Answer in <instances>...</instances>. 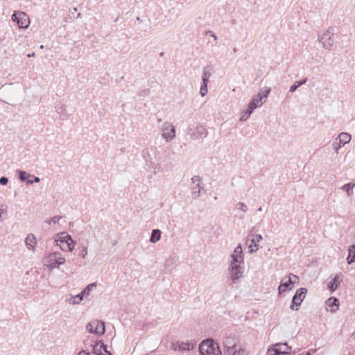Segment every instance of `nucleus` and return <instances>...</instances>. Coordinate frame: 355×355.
<instances>
[{
  "instance_id": "nucleus-1",
  "label": "nucleus",
  "mask_w": 355,
  "mask_h": 355,
  "mask_svg": "<svg viewBox=\"0 0 355 355\" xmlns=\"http://www.w3.org/2000/svg\"><path fill=\"white\" fill-rule=\"evenodd\" d=\"M142 155L146 169L156 174L161 166L160 152L156 147H150L144 150Z\"/></svg>"
},
{
  "instance_id": "nucleus-2",
  "label": "nucleus",
  "mask_w": 355,
  "mask_h": 355,
  "mask_svg": "<svg viewBox=\"0 0 355 355\" xmlns=\"http://www.w3.org/2000/svg\"><path fill=\"white\" fill-rule=\"evenodd\" d=\"M96 283H92L88 284L79 294L76 295H69L67 297L66 301L72 305L80 304L83 301V298L87 297L90 295V292L96 288Z\"/></svg>"
},
{
  "instance_id": "nucleus-3",
  "label": "nucleus",
  "mask_w": 355,
  "mask_h": 355,
  "mask_svg": "<svg viewBox=\"0 0 355 355\" xmlns=\"http://www.w3.org/2000/svg\"><path fill=\"white\" fill-rule=\"evenodd\" d=\"M199 355H221V352L213 340L206 339L199 346Z\"/></svg>"
},
{
  "instance_id": "nucleus-4",
  "label": "nucleus",
  "mask_w": 355,
  "mask_h": 355,
  "mask_svg": "<svg viewBox=\"0 0 355 355\" xmlns=\"http://www.w3.org/2000/svg\"><path fill=\"white\" fill-rule=\"evenodd\" d=\"M64 262L65 259L61 256L60 252H52L46 255L43 259L44 265L50 270L64 264Z\"/></svg>"
},
{
  "instance_id": "nucleus-5",
  "label": "nucleus",
  "mask_w": 355,
  "mask_h": 355,
  "mask_svg": "<svg viewBox=\"0 0 355 355\" xmlns=\"http://www.w3.org/2000/svg\"><path fill=\"white\" fill-rule=\"evenodd\" d=\"M159 130L162 137L167 142L171 141L175 138V128L171 122H164L160 126Z\"/></svg>"
},
{
  "instance_id": "nucleus-6",
  "label": "nucleus",
  "mask_w": 355,
  "mask_h": 355,
  "mask_svg": "<svg viewBox=\"0 0 355 355\" xmlns=\"http://www.w3.org/2000/svg\"><path fill=\"white\" fill-rule=\"evenodd\" d=\"M244 263H230L229 272L230 278L234 284H236L238 280L243 277L244 272Z\"/></svg>"
},
{
  "instance_id": "nucleus-7",
  "label": "nucleus",
  "mask_w": 355,
  "mask_h": 355,
  "mask_svg": "<svg viewBox=\"0 0 355 355\" xmlns=\"http://www.w3.org/2000/svg\"><path fill=\"white\" fill-rule=\"evenodd\" d=\"M334 28L329 27V28L321 35L318 36V41L322 44V46L326 49H330L334 44L333 38Z\"/></svg>"
},
{
  "instance_id": "nucleus-8",
  "label": "nucleus",
  "mask_w": 355,
  "mask_h": 355,
  "mask_svg": "<svg viewBox=\"0 0 355 355\" xmlns=\"http://www.w3.org/2000/svg\"><path fill=\"white\" fill-rule=\"evenodd\" d=\"M12 19L17 24L19 28H27L30 25L29 17L24 12H15L12 15Z\"/></svg>"
},
{
  "instance_id": "nucleus-9",
  "label": "nucleus",
  "mask_w": 355,
  "mask_h": 355,
  "mask_svg": "<svg viewBox=\"0 0 355 355\" xmlns=\"http://www.w3.org/2000/svg\"><path fill=\"white\" fill-rule=\"evenodd\" d=\"M87 330L91 334H96L97 335H103L105 331L104 322L98 320H95L90 322L86 327Z\"/></svg>"
},
{
  "instance_id": "nucleus-10",
  "label": "nucleus",
  "mask_w": 355,
  "mask_h": 355,
  "mask_svg": "<svg viewBox=\"0 0 355 355\" xmlns=\"http://www.w3.org/2000/svg\"><path fill=\"white\" fill-rule=\"evenodd\" d=\"M189 134L192 139L205 138L207 135V129L205 126L198 124L195 127L189 128Z\"/></svg>"
},
{
  "instance_id": "nucleus-11",
  "label": "nucleus",
  "mask_w": 355,
  "mask_h": 355,
  "mask_svg": "<svg viewBox=\"0 0 355 355\" xmlns=\"http://www.w3.org/2000/svg\"><path fill=\"white\" fill-rule=\"evenodd\" d=\"M306 291L307 290L305 288H300L296 291L292 299V305L291 306L292 310H298L299 306L305 297Z\"/></svg>"
},
{
  "instance_id": "nucleus-12",
  "label": "nucleus",
  "mask_w": 355,
  "mask_h": 355,
  "mask_svg": "<svg viewBox=\"0 0 355 355\" xmlns=\"http://www.w3.org/2000/svg\"><path fill=\"white\" fill-rule=\"evenodd\" d=\"M237 339L233 336H227L223 340V347L225 354H230L232 350L236 349L237 345Z\"/></svg>"
},
{
  "instance_id": "nucleus-13",
  "label": "nucleus",
  "mask_w": 355,
  "mask_h": 355,
  "mask_svg": "<svg viewBox=\"0 0 355 355\" xmlns=\"http://www.w3.org/2000/svg\"><path fill=\"white\" fill-rule=\"evenodd\" d=\"M200 178L198 175L193 176L191 178L193 185L191 187V196L193 199H197L201 196V189L202 187L200 184Z\"/></svg>"
},
{
  "instance_id": "nucleus-14",
  "label": "nucleus",
  "mask_w": 355,
  "mask_h": 355,
  "mask_svg": "<svg viewBox=\"0 0 355 355\" xmlns=\"http://www.w3.org/2000/svg\"><path fill=\"white\" fill-rule=\"evenodd\" d=\"M263 97L260 96V94H257L253 97L252 101L248 104V107L246 110L247 117L252 114V112L259 106L263 104Z\"/></svg>"
},
{
  "instance_id": "nucleus-15",
  "label": "nucleus",
  "mask_w": 355,
  "mask_h": 355,
  "mask_svg": "<svg viewBox=\"0 0 355 355\" xmlns=\"http://www.w3.org/2000/svg\"><path fill=\"white\" fill-rule=\"evenodd\" d=\"M195 343L192 342L178 341L173 343L172 348L178 351H190L194 348Z\"/></svg>"
},
{
  "instance_id": "nucleus-16",
  "label": "nucleus",
  "mask_w": 355,
  "mask_h": 355,
  "mask_svg": "<svg viewBox=\"0 0 355 355\" xmlns=\"http://www.w3.org/2000/svg\"><path fill=\"white\" fill-rule=\"evenodd\" d=\"M274 352H278L279 355L290 354L291 347L287 343H276L272 347Z\"/></svg>"
},
{
  "instance_id": "nucleus-17",
  "label": "nucleus",
  "mask_w": 355,
  "mask_h": 355,
  "mask_svg": "<svg viewBox=\"0 0 355 355\" xmlns=\"http://www.w3.org/2000/svg\"><path fill=\"white\" fill-rule=\"evenodd\" d=\"M107 347L102 341L96 342L93 347L94 352L97 355H112Z\"/></svg>"
},
{
  "instance_id": "nucleus-18",
  "label": "nucleus",
  "mask_w": 355,
  "mask_h": 355,
  "mask_svg": "<svg viewBox=\"0 0 355 355\" xmlns=\"http://www.w3.org/2000/svg\"><path fill=\"white\" fill-rule=\"evenodd\" d=\"M60 242L63 243V245L61 246L62 250L67 248L69 251L71 252L75 247V243L71 236L65 235L63 237L60 238Z\"/></svg>"
},
{
  "instance_id": "nucleus-19",
  "label": "nucleus",
  "mask_w": 355,
  "mask_h": 355,
  "mask_svg": "<svg viewBox=\"0 0 355 355\" xmlns=\"http://www.w3.org/2000/svg\"><path fill=\"white\" fill-rule=\"evenodd\" d=\"M263 237L261 234H255L251 240V244L249 245V252L254 253L259 250V243L261 242Z\"/></svg>"
},
{
  "instance_id": "nucleus-20",
  "label": "nucleus",
  "mask_w": 355,
  "mask_h": 355,
  "mask_svg": "<svg viewBox=\"0 0 355 355\" xmlns=\"http://www.w3.org/2000/svg\"><path fill=\"white\" fill-rule=\"evenodd\" d=\"M326 304L330 308L329 311L334 313L338 309L339 300L336 297H330L326 301Z\"/></svg>"
},
{
  "instance_id": "nucleus-21",
  "label": "nucleus",
  "mask_w": 355,
  "mask_h": 355,
  "mask_svg": "<svg viewBox=\"0 0 355 355\" xmlns=\"http://www.w3.org/2000/svg\"><path fill=\"white\" fill-rule=\"evenodd\" d=\"M25 243L30 250L34 251L37 243L35 236L33 234H28L25 239Z\"/></svg>"
},
{
  "instance_id": "nucleus-22",
  "label": "nucleus",
  "mask_w": 355,
  "mask_h": 355,
  "mask_svg": "<svg viewBox=\"0 0 355 355\" xmlns=\"http://www.w3.org/2000/svg\"><path fill=\"white\" fill-rule=\"evenodd\" d=\"M342 279V274H337L335 275V277L332 279V280L329 284V288L331 291H334L339 286L340 282Z\"/></svg>"
},
{
  "instance_id": "nucleus-23",
  "label": "nucleus",
  "mask_w": 355,
  "mask_h": 355,
  "mask_svg": "<svg viewBox=\"0 0 355 355\" xmlns=\"http://www.w3.org/2000/svg\"><path fill=\"white\" fill-rule=\"evenodd\" d=\"M351 135L347 132H341L337 137L338 140H339L340 143H342L343 145L348 144L351 141Z\"/></svg>"
},
{
  "instance_id": "nucleus-24",
  "label": "nucleus",
  "mask_w": 355,
  "mask_h": 355,
  "mask_svg": "<svg viewBox=\"0 0 355 355\" xmlns=\"http://www.w3.org/2000/svg\"><path fill=\"white\" fill-rule=\"evenodd\" d=\"M160 238H161V231L158 229L153 230L151 233L150 241L153 243H155L160 240Z\"/></svg>"
},
{
  "instance_id": "nucleus-25",
  "label": "nucleus",
  "mask_w": 355,
  "mask_h": 355,
  "mask_svg": "<svg viewBox=\"0 0 355 355\" xmlns=\"http://www.w3.org/2000/svg\"><path fill=\"white\" fill-rule=\"evenodd\" d=\"M290 284H292L291 279H288L287 281L284 282L283 280L281 282L280 285L278 288L279 294H282L286 291V288H288Z\"/></svg>"
},
{
  "instance_id": "nucleus-26",
  "label": "nucleus",
  "mask_w": 355,
  "mask_h": 355,
  "mask_svg": "<svg viewBox=\"0 0 355 355\" xmlns=\"http://www.w3.org/2000/svg\"><path fill=\"white\" fill-rule=\"evenodd\" d=\"M347 260L349 264L355 261V245H352L349 248V254Z\"/></svg>"
},
{
  "instance_id": "nucleus-27",
  "label": "nucleus",
  "mask_w": 355,
  "mask_h": 355,
  "mask_svg": "<svg viewBox=\"0 0 355 355\" xmlns=\"http://www.w3.org/2000/svg\"><path fill=\"white\" fill-rule=\"evenodd\" d=\"M213 68L211 66H205L202 69V78H209L212 74Z\"/></svg>"
},
{
  "instance_id": "nucleus-28",
  "label": "nucleus",
  "mask_w": 355,
  "mask_h": 355,
  "mask_svg": "<svg viewBox=\"0 0 355 355\" xmlns=\"http://www.w3.org/2000/svg\"><path fill=\"white\" fill-rule=\"evenodd\" d=\"M306 78H304L302 80L295 82L293 85L291 86L289 91L291 92H295L299 87L302 86V85H304L306 83Z\"/></svg>"
},
{
  "instance_id": "nucleus-29",
  "label": "nucleus",
  "mask_w": 355,
  "mask_h": 355,
  "mask_svg": "<svg viewBox=\"0 0 355 355\" xmlns=\"http://www.w3.org/2000/svg\"><path fill=\"white\" fill-rule=\"evenodd\" d=\"M270 91H271L270 87H264L259 89L257 94H260V96H262L263 98H267L268 94H270Z\"/></svg>"
},
{
  "instance_id": "nucleus-30",
  "label": "nucleus",
  "mask_w": 355,
  "mask_h": 355,
  "mask_svg": "<svg viewBox=\"0 0 355 355\" xmlns=\"http://www.w3.org/2000/svg\"><path fill=\"white\" fill-rule=\"evenodd\" d=\"M232 255H234V257H238L239 258H244V254L241 245H239L235 248Z\"/></svg>"
},
{
  "instance_id": "nucleus-31",
  "label": "nucleus",
  "mask_w": 355,
  "mask_h": 355,
  "mask_svg": "<svg viewBox=\"0 0 355 355\" xmlns=\"http://www.w3.org/2000/svg\"><path fill=\"white\" fill-rule=\"evenodd\" d=\"M225 355H246L245 350L241 347H239L236 349L232 350L230 354H226Z\"/></svg>"
},
{
  "instance_id": "nucleus-32",
  "label": "nucleus",
  "mask_w": 355,
  "mask_h": 355,
  "mask_svg": "<svg viewBox=\"0 0 355 355\" xmlns=\"http://www.w3.org/2000/svg\"><path fill=\"white\" fill-rule=\"evenodd\" d=\"M355 184H351L350 183L346 184L342 187V189L345 190L348 196H352L353 195L352 188Z\"/></svg>"
},
{
  "instance_id": "nucleus-33",
  "label": "nucleus",
  "mask_w": 355,
  "mask_h": 355,
  "mask_svg": "<svg viewBox=\"0 0 355 355\" xmlns=\"http://www.w3.org/2000/svg\"><path fill=\"white\" fill-rule=\"evenodd\" d=\"M236 209L238 210H240L244 213H245L248 211V207L243 202H239L235 205Z\"/></svg>"
},
{
  "instance_id": "nucleus-34",
  "label": "nucleus",
  "mask_w": 355,
  "mask_h": 355,
  "mask_svg": "<svg viewBox=\"0 0 355 355\" xmlns=\"http://www.w3.org/2000/svg\"><path fill=\"white\" fill-rule=\"evenodd\" d=\"M62 218V216H54L50 219H46L45 220V223L48 225H51V223H57L59 222V220Z\"/></svg>"
},
{
  "instance_id": "nucleus-35",
  "label": "nucleus",
  "mask_w": 355,
  "mask_h": 355,
  "mask_svg": "<svg viewBox=\"0 0 355 355\" xmlns=\"http://www.w3.org/2000/svg\"><path fill=\"white\" fill-rule=\"evenodd\" d=\"M342 144H343L340 143V141L338 140L337 138L334 140L333 143V148L337 154L338 153L339 149L340 148Z\"/></svg>"
},
{
  "instance_id": "nucleus-36",
  "label": "nucleus",
  "mask_w": 355,
  "mask_h": 355,
  "mask_svg": "<svg viewBox=\"0 0 355 355\" xmlns=\"http://www.w3.org/2000/svg\"><path fill=\"white\" fill-rule=\"evenodd\" d=\"M19 177L21 181L26 180L28 178L31 177V175L24 171H19Z\"/></svg>"
},
{
  "instance_id": "nucleus-37",
  "label": "nucleus",
  "mask_w": 355,
  "mask_h": 355,
  "mask_svg": "<svg viewBox=\"0 0 355 355\" xmlns=\"http://www.w3.org/2000/svg\"><path fill=\"white\" fill-rule=\"evenodd\" d=\"M230 263H244V258H239L238 257H234V255H231V261Z\"/></svg>"
},
{
  "instance_id": "nucleus-38",
  "label": "nucleus",
  "mask_w": 355,
  "mask_h": 355,
  "mask_svg": "<svg viewBox=\"0 0 355 355\" xmlns=\"http://www.w3.org/2000/svg\"><path fill=\"white\" fill-rule=\"evenodd\" d=\"M207 86L201 85L200 89V94L202 96H205L207 94Z\"/></svg>"
},
{
  "instance_id": "nucleus-39",
  "label": "nucleus",
  "mask_w": 355,
  "mask_h": 355,
  "mask_svg": "<svg viewBox=\"0 0 355 355\" xmlns=\"http://www.w3.org/2000/svg\"><path fill=\"white\" fill-rule=\"evenodd\" d=\"M87 253H88V250H87V246H84L82 249V250L80 252V254L79 255L85 259L86 257V256L87 255Z\"/></svg>"
},
{
  "instance_id": "nucleus-40",
  "label": "nucleus",
  "mask_w": 355,
  "mask_h": 355,
  "mask_svg": "<svg viewBox=\"0 0 355 355\" xmlns=\"http://www.w3.org/2000/svg\"><path fill=\"white\" fill-rule=\"evenodd\" d=\"M288 279H291L292 281V284H294L297 282V281L298 280V277L295 275H293V274H290L289 275V277H288Z\"/></svg>"
},
{
  "instance_id": "nucleus-41",
  "label": "nucleus",
  "mask_w": 355,
  "mask_h": 355,
  "mask_svg": "<svg viewBox=\"0 0 355 355\" xmlns=\"http://www.w3.org/2000/svg\"><path fill=\"white\" fill-rule=\"evenodd\" d=\"M8 182V179L6 177H1L0 178V184L6 185Z\"/></svg>"
},
{
  "instance_id": "nucleus-42",
  "label": "nucleus",
  "mask_w": 355,
  "mask_h": 355,
  "mask_svg": "<svg viewBox=\"0 0 355 355\" xmlns=\"http://www.w3.org/2000/svg\"><path fill=\"white\" fill-rule=\"evenodd\" d=\"M267 355H279L278 352H274L272 348H269L267 351Z\"/></svg>"
},
{
  "instance_id": "nucleus-43",
  "label": "nucleus",
  "mask_w": 355,
  "mask_h": 355,
  "mask_svg": "<svg viewBox=\"0 0 355 355\" xmlns=\"http://www.w3.org/2000/svg\"><path fill=\"white\" fill-rule=\"evenodd\" d=\"M40 181V178H38V177H35L34 180H28L27 183H28V184H33V182H37H37H39Z\"/></svg>"
},
{
  "instance_id": "nucleus-44",
  "label": "nucleus",
  "mask_w": 355,
  "mask_h": 355,
  "mask_svg": "<svg viewBox=\"0 0 355 355\" xmlns=\"http://www.w3.org/2000/svg\"><path fill=\"white\" fill-rule=\"evenodd\" d=\"M209 78H202V85L207 86L208 83H209Z\"/></svg>"
},
{
  "instance_id": "nucleus-45",
  "label": "nucleus",
  "mask_w": 355,
  "mask_h": 355,
  "mask_svg": "<svg viewBox=\"0 0 355 355\" xmlns=\"http://www.w3.org/2000/svg\"><path fill=\"white\" fill-rule=\"evenodd\" d=\"M7 211L6 209H0V218L2 217L3 214Z\"/></svg>"
},
{
  "instance_id": "nucleus-46",
  "label": "nucleus",
  "mask_w": 355,
  "mask_h": 355,
  "mask_svg": "<svg viewBox=\"0 0 355 355\" xmlns=\"http://www.w3.org/2000/svg\"><path fill=\"white\" fill-rule=\"evenodd\" d=\"M248 117H247L246 111L245 114L241 117V121H245Z\"/></svg>"
},
{
  "instance_id": "nucleus-47",
  "label": "nucleus",
  "mask_w": 355,
  "mask_h": 355,
  "mask_svg": "<svg viewBox=\"0 0 355 355\" xmlns=\"http://www.w3.org/2000/svg\"><path fill=\"white\" fill-rule=\"evenodd\" d=\"M78 355H89V354L86 352L85 351L83 350V351L80 352Z\"/></svg>"
},
{
  "instance_id": "nucleus-48",
  "label": "nucleus",
  "mask_w": 355,
  "mask_h": 355,
  "mask_svg": "<svg viewBox=\"0 0 355 355\" xmlns=\"http://www.w3.org/2000/svg\"><path fill=\"white\" fill-rule=\"evenodd\" d=\"M315 352V350H309L306 352V355H312L313 353H314Z\"/></svg>"
},
{
  "instance_id": "nucleus-49",
  "label": "nucleus",
  "mask_w": 355,
  "mask_h": 355,
  "mask_svg": "<svg viewBox=\"0 0 355 355\" xmlns=\"http://www.w3.org/2000/svg\"><path fill=\"white\" fill-rule=\"evenodd\" d=\"M211 37L214 39V40H218V37L216 36V34L214 33H211Z\"/></svg>"
},
{
  "instance_id": "nucleus-50",
  "label": "nucleus",
  "mask_w": 355,
  "mask_h": 355,
  "mask_svg": "<svg viewBox=\"0 0 355 355\" xmlns=\"http://www.w3.org/2000/svg\"><path fill=\"white\" fill-rule=\"evenodd\" d=\"M60 118H61L62 120L65 119H66L65 114H60Z\"/></svg>"
},
{
  "instance_id": "nucleus-51",
  "label": "nucleus",
  "mask_w": 355,
  "mask_h": 355,
  "mask_svg": "<svg viewBox=\"0 0 355 355\" xmlns=\"http://www.w3.org/2000/svg\"><path fill=\"white\" fill-rule=\"evenodd\" d=\"M27 56L29 57V58L30 57H33V56H35V53H33L32 54L29 53V54L27 55Z\"/></svg>"
},
{
  "instance_id": "nucleus-52",
  "label": "nucleus",
  "mask_w": 355,
  "mask_h": 355,
  "mask_svg": "<svg viewBox=\"0 0 355 355\" xmlns=\"http://www.w3.org/2000/svg\"><path fill=\"white\" fill-rule=\"evenodd\" d=\"M257 211H262V207H259V208H258V209H257Z\"/></svg>"
},
{
  "instance_id": "nucleus-53",
  "label": "nucleus",
  "mask_w": 355,
  "mask_h": 355,
  "mask_svg": "<svg viewBox=\"0 0 355 355\" xmlns=\"http://www.w3.org/2000/svg\"><path fill=\"white\" fill-rule=\"evenodd\" d=\"M233 51H234V53L237 52V49H236V48H234V49H233Z\"/></svg>"
},
{
  "instance_id": "nucleus-54",
  "label": "nucleus",
  "mask_w": 355,
  "mask_h": 355,
  "mask_svg": "<svg viewBox=\"0 0 355 355\" xmlns=\"http://www.w3.org/2000/svg\"><path fill=\"white\" fill-rule=\"evenodd\" d=\"M61 109H62L63 111H65V107H64L62 106V107H61Z\"/></svg>"
},
{
  "instance_id": "nucleus-55",
  "label": "nucleus",
  "mask_w": 355,
  "mask_h": 355,
  "mask_svg": "<svg viewBox=\"0 0 355 355\" xmlns=\"http://www.w3.org/2000/svg\"><path fill=\"white\" fill-rule=\"evenodd\" d=\"M157 121H158V122H161V121H162V119L159 118V119H157Z\"/></svg>"
},
{
  "instance_id": "nucleus-56",
  "label": "nucleus",
  "mask_w": 355,
  "mask_h": 355,
  "mask_svg": "<svg viewBox=\"0 0 355 355\" xmlns=\"http://www.w3.org/2000/svg\"><path fill=\"white\" fill-rule=\"evenodd\" d=\"M44 48V46L43 45H41L40 46V49H42Z\"/></svg>"
}]
</instances>
